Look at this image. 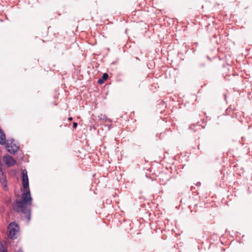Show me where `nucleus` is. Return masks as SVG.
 <instances>
[{
    "label": "nucleus",
    "instance_id": "1",
    "mask_svg": "<svg viewBox=\"0 0 252 252\" xmlns=\"http://www.w3.org/2000/svg\"><path fill=\"white\" fill-rule=\"evenodd\" d=\"M22 185L25 189L23 191L21 199H16L13 206L14 210L17 212H21L24 215L29 222L31 220V209L32 204L29 185L27 171L26 169L22 171Z\"/></svg>",
    "mask_w": 252,
    "mask_h": 252
},
{
    "label": "nucleus",
    "instance_id": "2",
    "mask_svg": "<svg viewBox=\"0 0 252 252\" xmlns=\"http://www.w3.org/2000/svg\"><path fill=\"white\" fill-rule=\"evenodd\" d=\"M19 230L18 224L15 222H11L7 227V233L8 237L12 239L17 238V234Z\"/></svg>",
    "mask_w": 252,
    "mask_h": 252
},
{
    "label": "nucleus",
    "instance_id": "3",
    "mask_svg": "<svg viewBox=\"0 0 252 252\" xmlns=\"http://www.w3.org/2000/svg\"><path fill=\"white\" fill-rule=\"evenodd\" d=\"M6 143V148L9 153L14 154L19 149V146L14 142L12 139H7Z\"/></svg>",
    "mask_w": 252,
    "mask_h": 252
},
{
    "label": "nucleus",
    "instance_id": "4",
    "mask_svg": "<svg viewBox=\"0 0 252 252\" xmlns=\"http://www.w3.org/2000/svg\"><path fill=\"white\" fill-rule=\"evenodd\" d=\"M3 161L8 166H12L16 163L15 159L9 155L4 156L3 157Z\"/></svg>",
    "mask_w": 252,
    "mask_h": 252
},
{
    "label": "nucleus",
    "instance_id": "5",
    "mask_svg": "<svg viewBox=\"0 0 252 252\" xmlns=\"http://www.w3.org/2000/svg\"><path fill=\"white\" fill-rule=\"evenodd\" d=\"M6 143V138L4 133L0 128V144L4 145Z\"/></svg>",
    "mask_w": 252,
    "mask_h": 252
},
{
    "label": "nucleus",
    "instance_id": "6",
    "mask_svg": "<svg viewBox=\"0 0 252 252\" xmlns=\"http://www.w3.org/2000/svg\"><path fill=\"white\" fill-rule=\"evenodd\" d=\"M0 252H7L1 243H0Z\"/></svg>",
    "mask_w": 252,
    "mask_h": 252
},
{
    "label": "nucleus",
    "instance_id": "7",
    "mask_svg": "<svg viewBox=\"0 0 252 252\" xmlns=\"http://www.w3.org/2000/svg\"><path fill=\"white\" fill-rule=\"evenodd\" d=\"M108 75L107 74V73H104L103 75H102V79H103V80H107V79L108 78Z\"/></svg>",
    "mask_w": 252,
    "mask_h": 252
},
{
    "label": "nucleus",
    "instance_id": "8",
    "mask_svg": "<svg viewBox=\"0 0 252 252\" xmlns=\"http://www.w3.org/2000/svg\"><path fill=\"white\" fill-rule=\"evenodd\" d=\"M104 81V80H103V79L102 78H101V79H99L98 80V84H102V83H103Z\"/></svg>",
    "mask_w": 252,
    "mask_h": 252
},
{
    "label": "nucleus",
    "instance_id": "9",
    "mask_svg": "<svg viewBox=\"0 0 252 252\" xmlns=\"http://www.w3.org/2000/svg\"><path fill=\"white\" fill-rule=\"evenodd\" d=\"M77 126V123H74L73 124V126L74 128H76Z\"/></svg>",
    "mask_w": 252,
    "mask_h": 252
},
{
    "label": "nucleus",
    "instance_id": "10",
    "mask_svg": "<svg viewBox=\"0 0 252 252\" xmlns=\"http://www.w3.org/2000/svg\"><path fill=\"white\" fill-rule=\"evenodd\" d=\"M17 252H23L22 250H19Z\"/></svg>",
    "mask_w": 252,
    "mask_h": 252
},
{
    "label": "nucleus",
    "instance_id": "11",
    "mask_svg": "<svg viewBox=\"0 0 252 252\" xmlns=\"http://www.w3.org/2000/svg\"><path fill=\"white\" fill-rule=\"evenodd\" d=\"M72 120V118H69V121H71Z\"/></svg>",
    "mask_w": 252,
    "mask_h": 252
}]
</instances>
